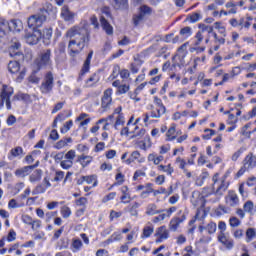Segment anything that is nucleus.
<instances>
[{"mask_svg": "<svg viewBox=\"0 0 256 256\" xmlns=\"http://www.w3.org/2000/svg\"><path fill=\"white\" fill-rule=\"evenodd\" d=\"M57 15V10L49 2L45 3L44 6L40 9L38 14H34L28 18V27L33 29L32 32H29L25 35V41L28 45H37L41 41L43 34L39 27H43V24L47 19H55Z\"/></svg>", "mask_w": 256, "mask_h": 256, "instance_id": "nucleus-1", "label": "nucleus"}, {"mask_svg": "<svg viewBox=\"0 0 256 256\" xmlns=\"http://www.w3.org/2000/svg\"><path fill=\"white\" fill-rule=\"evenodd\" d=\"M67 37L73 38L68 44V53L70 57L75 59L86 45L91 41V32L87 27H73L66 33Z\"/></svg>", "mask_w": 256, "mask_h": 256, "instance_id": "nucleus-2", "label": "nucleus"}, {"mask_svg": "<svg viewBox=\"0 0 256 256\" xmlns=\"http://www.w3.org/2000/svg\"><path fill=\"white\" fill-rule=\"evenodd\" d=\"M101 17H100V25L102 29L108 35H113V26L109 23L108 19H111V8L104 6L101 8Z\"/></svg>", "mask_w": 256, "mask_h": 256, "instance_id": "nucleus-3", "label": "nucleus"}, {"mask_svg": "<svg viewBox=\"0 0 256 256\" xmlns=\"http://www.w3.org/2000/svg\"><path fill=\"white\" fill-rule=\"evenodd\" d=\"M8 53L11 57L14 59H17V61H21L24 59L23 52H21V42L17 38H12L9 47H8Z\"/></svg>", "mask_w": 256, "mask_h": 256, "instance_id": "nucleus-4", "label": "nucleus"}, {"mask_svg": "<svg viewBox=\"0 0 256 256\" xmlns=\"http://www.w3.org/2000/svg\"><path fill=\"white\" fill-rule=\"evenodd\" d=\"M113 89L108 88L104 91L102 99H101V109L102 113H105L111 109V103L113 102Z\"/></svg>", "mask_w": 256, "mask_h": 256, "instance_id": "nucleus-5", "label": "nucleus"}, {"mask_svg": "<svg viewBox=\"0 0 256 256\" xmlns=\"http://www.w3.org/2000/svg\"><path fill=\"white\" fill-rule=\"evenodd\" d=\"M53 73L48 72L44 78V81L42 82L40 86V91L44 95H47L48 93L53 91Z\"/></svg>", "mask_w": 256, "mask_h": 256, "instance_id": "nucleus-6", "label": "nucleus"}, {"mask_svg": "<svg viewBox=\"0 0 256 256\" xmlns=\"http://www.w3.org/2000/svg\"><path fill=\"white\" fill-rule=\"evenodd\" d=\"M152 12H153V9H151V7H149L147 5H142L139 8V14L134 15V17H133L134 25L137 27V25H139L145 19V16L151 15Z\"/></svg>", "mask_w": 256, "mask_h": 256, "instance_id": "nucleus-7", "label": "nucleus"}, {"mask_svg": "<svg viewBox=\"0 0 256 256\" xmlns=\"http://www.w3.org/2000/svg\"><path fill=\"white\" fill-rule=\"evenodd\" d=\"M91 59H93V50H91L87 57L86 60L83 63V66L81 68L80 74H79V78L78 80L81 81L82 77H84V75L86 73H89V69H91Z\"/></svg>", "mask_w": 256, "mask_h": 256, "instance_id": "nucleus-8", "label": "nucleus"}, {"mask_svg": "<svg viewBox=\"0 0 256 256\" xmlns=\"http://www.w3.org/2000/svg\"><path fill=\"white\" fill-rule=\"evenodd\" d=\"M156 243H163V241L169 239V230H167V227L161 226L156 230L155 233Z\"/></svg>", "mask_w": 256, "mask_h": 256, "instance_id": "nucleus-9", "label": "nucleus"}, {"mask_svg": "<svg viewBox=\"0 0 256 256\" xmlns=\"http://www.w3.org/2000/svg\"><path fill=\"white\" fill-rule=\"evenodd\" d=\"M53 61H51V49L43 50V52L40 55V67H47L49 65H52Z\"/></svg>", "mask_w": 256, "mask_h": 256, "instance_id": "nucleus-10", "label": "nucleus"}, {"mask_svg": "<svg viewBox=\"0 0 256 256\" xmlns=\"http://www.w3.org/2000/svg\"><path fill=\"white\" fill-rule=\"evenodd\" d=\"M218 241L224 246L226 247V249H233V247H235V242L233 241V239L227 235H225L223 232H221L218 235Z\"/></svg>", "mask_w": 256, "mask_h": 256, "instance_id": "nucleus-11", "label": "nucleus"}, {"mask_svg": "<svg viewBox=\"0 0 256 256\" xmlns=\"http://www.w3.org/2000/svg\"><path fill=\"white\" fill-rule=\"evenodd\" d=\"M191 203L194 207H203V205H205V196H203L199 191H194L192 192Z\"/></svg>", "mask_w": 256, "mask_h": 256, "instance_id": "nucleus-12", "label": "nucleus"}, {"mask_svg": "<svg viewBox=\"0 0 256 256\" xmlns=\"http://www.w3.org/2000/svg\"><path fill=\"white\" fill-rule=\"evenodd\" d=\"M243 165L248 169H255L256 167V156L253 152L248 153V155L243 160Z\"/></svg>", "mask_w": 256, "mask_h": 256, "instance_id": "nucleus-13", "label": "nucleus"}, {"mask_svg": "<svg viewBox=\"0 0 256 256\" xmlns=\"http://www.w3.org/2000/svg\"><path fill=\"white\" fill-rule=\"evenodd\" d=\"M9 31H11L9 21H7V19L4 17H0V39H3V37L9 33Z\"/></svg>", "mask_w": 256, "mask_h": 256, "instance_id": "nucleus-14", "label": "nucleus"}, {"mask_svg": "<svg viewBox=\"0 0 256 256\" xmlns=\"http://www.w3.org/2000/svg\"><path fill=\"white\" fill-rule=\"evenodd\" d=\"M229 188V182H227V176H223L220 180V185L215 191V195L222 196L225 191Z\"/></svg>", "mask_w": 256, "mask_h": 256, "instance_id": "nucleus-15", "label": "nucleus"}, {"mask_svg": "<svg viewBox=\"0 0 256 256\" xmlns=\"http://www.w3.org/2000/svg\"><path fill=\"white\" fill-rule=\"evenodd\" d=\"M134 161H138V163H145V158H141V153L139 151H133L130 157L126 160L127 165H131Z\"/></svg>", "mask_w": 256, "mask_h": 256, "instance_id": "nucleus-16", "label": "nucleus"}, {"mask_svg": "<svg viewBox=\"0 0 256 256\" xmlns=\"http://www.w3.org/2000/svg\"><path fill=\"white\" fill-rule=\"evenodd\" d=\"M226 203L230 207H236V205H239V197L235 192H229L228 196H226Z\"/></svg>", "mask_w": 256, "mask_h": 256, "instance_id": "nucleus-17", "label": "nucleus"}, {"mask_svg": "<svg viewBox=\"0 0 256 256\" xmlns=\"http://www.w3.org/2000/svg\"><path fill=\"white\" fill-rule=\"evenodd\" d=\"M159 213H165V210H157V204L151 203L146 207V215L153 217V215H159Z\"/></svg>", "mask_w": 256, "mask_h": 256, "instance_id": "nucleus-18", "label": "nucleus"}, {"mask_svg": "<svg viewBox=\"0 0 256 256\" xmlns=\"http://www.w3.org/2000/svg\"><path fill=\"white\" fill-rule=\"evenodd\" d=\"M35 169V166H24L22 168H19L15 171L16 177H27Z\"/></svg>", "mask_w": 256, "mask_h": 256, "instance_id": "nucleus-19", "label": "nucleus"}, {"mask_svg": "<svg viewBox=\"0 0 256 256\" xmlns=\"http://www.w3.org/2000/svg\"><path fill=\"white\" fill-rule=\"evenodd\" d=\"M61 17L64 21H73L75 13L71 12L68 6H63L61 9Z\"/></svg>", "mask_w": 256, "mask_h": 256, "instance_id": "nucleus-20", "label": "nucleus"}, {"mask_svg": "<svg viewBox=\"0 0 256 256\" xmlns=\"http://www.w3.org/2000/svg\"><path fill=\"white\" fill-rule=\"evenodd\" d=\"M130 133L132 134L130 139H143L147 130H145V128H140L139 126H135L134 130Z\"/></svg>", "mask_w": 256, "mask_h": 256, "instance_id": "nucleus-21", "label": "nucleus"}, {"mask_svg": "<svg viewBox=\"0 0 256 256\" xmlns=\"http://www.w3.org/2000/svg\"><path fill=\"white\" fill-rule=\"evenodd\" d=\"M112 7L116 10H125L129 8V0H114Z\"/></svg>", "mask_w": 256, "mask_h": 256, "instance_id": "nucleus-22", "label": "nucleus"}, {"mask_svg": "<svg viewBox=\"0 0 256 256\" xmlns=\"http://www.w3.org/2000/svg\"><path fill=\"white\" fill-rule=\"evenodd\" d=\"M10 31L21 33V31H23V22L21 20H12L10 23Z\"/></svg>", "mask_w": 256, "mask_h": 256, "instance_id": "nucleus-23", "label": "nucleus"}, {"mask_svg": "<svg viewBox=\"0 0 256 256\" xmlns=\"http://www.w3.org/2000/svg\"><path fill=\"white\" fill-rule=\"evenodd\" d=\"M91 161H93V157L91 156H87V155H80L77 158V163H80V165H82L83 169H85V167H87V165H89L91 163Z\"/></svg>", "mask_w": 256, "mask_h": 256, "instance_id": "nucleus-24", "label": "nucleus"}, {"mask_svg": "<svg viewBox=\"0 0 256 256\" xmlns=\"http://www.w3.org/2000/svg\"><path fill=\"white\" fill-rule=\"evenodd\" d=\"M21 69V64H19V60L16 61H10L8 63V71L12 74L19 73V70Z\"/></svg>", "mask_w": 256, "mask_h": 256, "instance_id": "nucleus-25", "label": "nucleus"}, {"mask_svg": "<svg viewBox=\"0 0 256 256\" xmlns=\"http://www.w3.org/2000/svg\"><path fill=\"white\" fill-rule=\"evenodd\" d=\"M43 176V170L37 169L35 170L29 177V181L31 183H37V181H41V177Z\"/></svg>", "mask_w": 256, "mask_h": 256, "instance_id": "nucleus-26", "label": "nucleus"}, {"mask_svg": "<svg viewBox=\"0 0 256 256\" xmlns=\"http://www.w3.org/2000/svg\"><path fill=\"white\" fill-rule=\"evenodd\" d=\"M150 109H152V111L150 112V117L152 119H161V115H165V112H163V109H161V108L155 109V107L153 105H151Z\"/></svg>", "mask_w": 256, "mask_h": 256, "instance_id": "nucleus-27", "label": "nucleus"}, {"mask_svg": "<svg viewBox=\"0 0 256 256\" xmlns=\"http://www.w3.org/2000/svg\"><path fill=\"white\" fill-rule=\"evenodd\" d=\"M51 37H53V28H46L43 30V39L46 45L51 43Z\"/></svg>", "mask_w": 256, "mask_h": 256, "instance_id": "nucleus-28", "label": "nucleus"}, {"mask_svg": "<svg viewBox=\"0 0 256 256\" xmlns=\"http://www.w3.org/2000/svg\"><path fill=\"white\" fill-rule=\"evenodd\" d=\"M15 101H24V103H31V96L29 94L18 93L14 96Z\"/></svg>", "mask_w": 256, "mask_h": 256, "instance_id": "nucleus-29", "label": "nucleus"}, {"mask_svg": "<svg viewBox=\"0 0 256 256\" xmlns=\"http://www.w3.org/2000/svg\"><path fill=\"white\" fill-rule=\"evenodd\" d=\"M127 191H129V188L127 186H123L121 188L122 196L120 199H121L122 203H124V204L129 203V200H125V199H131V195Z\"/></svg>", "mask_w": 256, "mask_h": 256, "instance_id": "nucleus-30", "label": "nucleus"}, {"mask_svg": "<svg viewBox=\"0 0 256 256\" xmlns=\"http://www.w3.org/2000/svg\"><path fill=\"white\" fill-rule=\"evenodd\" d=\"M83 181H85L88 185H92V187H97V176L90 175V176H82Z\"/></svg>", "mask_w": 256, "mask_h": 256, "instance_id": "nucleus-31", "label": "nucleus"}, {"mask_svg": "<svg viewBox=\"0 0 256 256\" xmlns=\"http://www.w3.org/2000/svg\"><path fill=\"white\" fill-rule=\"evenodd\" d=\"M200 19H202L201 11L194 12L187 17V21H190V23H197Z\"/></svg>", "mask_w": 256, "mask_h": 256, "instance_id": "nucleus-32", "label": "nucleus"}, {"mask_svg": "<svg viewBox=\"0 0 256 256\" xmlns=\"http://www.w3.org/2000/svg\"><path fill=\"white\" fill-rule=\"evenodd\" d=\"M256 231L255 228H248L246 230V243H251L255 239Z\"/></svg>", "mask_w": 256, "mask_h": 256, "instance_id": "nucleus-33", "label": "nucleus"}, {"mask_svg": "<svg viewBox=\"0 0 256 256\" xmlns=\"http://www.w3.org/2000/svg\"><path fill=\"white\" fill-rule=\"evenodd\" d=\"M153 231H155V229L153 228V226H145L143 228V233H142V239H147L148 237L153 235Z\"/></svg>", "mask_w": 256, "mask_h": 256, "instance_id": "nucleus-34", "label": "nucleus"}, {"mask_svg": "<svg viewBox=\"0 0 256 256\" xmlns=\"http://www.w3.org/2000/svg\"><path fill=\"white\" fill-rule=\"evenodd\" d=\"M81 247H83V242L79 238H74L72 240V249L73 252L75 253L76 251H80Z\"/></svg>", "mask_w": 256, "mask_h": 256, "instance_id": "nucleus-35", "label": "nucleus"}, {"mask_svg": "<svg viewBox=\"0 0 256 256\" xmlns=\"http://www.w3.org/2000/svg\"><path fill=\"white\" fill-rule=\"evenodd\" d=\"M175 125H172L167 133H166V137H167V141H174V139H177V136L175 135Z\"/></svg>", "mask_w": 256, "mask_h": 256, "instance_id": "nucleus-36", "label": "nucleus"}, {"mask_svg": "<svg viewBox=\"0 0 256 256\" xmlns=\"http://www.w3.org/2000/svg\"><path fill=\"white\" fill-rule=\"evenodd\" d=\"M180 35H182V37L187 39L191 37V35H193V30L191 29V27L186 26L180 30Z\"/></svg>", "mask_w": 256, "mask_h": 256, "instance_id": "nucleus-37", "label": "nucleus"}, {"mask_svg": "<svg viewBox=\"0 0 256 256\" xmlns=\"http://www.w3.org/2000/svg\"><path fill=\"white\" fill-rule=\"evenodd\" d=\"M47 191V187L43 184H38L35 189L32 191V195H41Z\"/></svg>", "mask_w": 256, "mask_h": 256, "instance_id": "nucleus-38", "label": "nucleus"}, {"mask_svg": "<svg viewBox=\"0 0 256 256\" xmlns=\"http://www.w3.org/2000/svg\"><path fill=\"white\" fill-rule=\"evenodd\" d=\"M198 28L200 29V31L202 33H208L209 35H211V33L213 34V26H207L205 24H199Z\"/></svg>", "mask_w": 256, "mask_h": 256, "instance_id": "nucleus-39", "label": "nucleus"}, {"mask_svg": "<svg viewBox=\"0 0 256 256\" xmlns=\"http://www.w3.org/2000/svg\"><path fill=\"white\" fill-rule=\"evenodd\" d=\"M159 171H163L164 173H167V175H173V167H171V164H168L167 166L165 165H160L158 166Z\"/></svg>", "mask_w": 256, "mask_h": 256, "instance_id": "nucleus-40", "label": "nucleus"}, {"mask_svg": "<svg viewBox=\"0 0 256 256\" xmlns=\"http://www.w3.org/2000/svg\"><path fill=\"white\" fill-rule=\"evenodd\" d=\"M152 191H153V184L148 183L146 185V190L142 191V193L140 194V197H142V199H145L150 195Z\"/></svg>", "mask_w": 256, "mask_h": 256, "instance_id": "nucleus-41", "label": "nucleus"}, {"mask_svg": "<svg viewBox=\"0 0 256 256\" xmlns=\"http://www.w3.org/2000/svg\"><path fill=\"white\" fill-rule=\"evenodd\" d=\"M255 205L253 204V201L248 200L244 203L243 209L246 213H253V208Z\"/></svg>", "mask_w": 256, "mask_h": 256, "instance_id": "nucleus-42", "label": "nucleus"}, {"mask_svg": "<svg viewBox=\"0 0 256 256\" xmlns=\"http://www.w3.org/2000/svg\"><path fill=\"white\" fill-rule=\"evenodd\" d=\"M179 225H181V222L176 217L170 221L169 227L171 231H177V229H179Z\"/></svg>", "mask_w": 256, "mask_h": 256, "instance_id": "nucleus-43", "label": "nucleus"}, {"mask_svg": "<svg viewBox=\"0 0 256 256\" xmlns=\"http://www.w3.org/2000/svg\"><path fill=\"white\" fill-rule=\"evenodd\" d=\"M141 206V204H139L138 202H134V205H132L129 209L130 215H132V217H137V215H139V212H137V209H139V207Z\"/></svg>", "mask_w": 256, "mask_h": 256, "instance_id": "nucleus-44", "label": "nucleus"}, {"mask_svg": "<svg viewBox=\"0 0 256 256\" xmlns=\"http://www.w3.org/2000/svg\"><path fill=\"white\" fill-rule=\"evenodd\" d=\"M154 103L159 107L158 109H162V113H167V108L163 105V101L159 97H154Z\"/></svg>", "mask_w": 256, "mask_h": 256, "instance_id": "nucleus-45", "label": "nucleus"}, {"mask_svg": "<svg viewBox=\"0 0 256 256\" xmlns=\"http://www.w3.org/2000/svg\"><path fill=\"white\" fill-rule=\"evenodd\" d=\"M206 231L209 233V235H213L215 231H217V224L215 222H210L206 226Z\"/></svg>", "mask_w": 256, "mask_h": 256, "instance_id": "nucleus-46", "label": "nucleus"}, {"mask_svg": "<svg viewBox=\"0 0 256 256\" xmlns=\"http://www.w3.org/2000/svg\"><path fill=\"white\" fill-rule=\"evenodd\" d=\"M61 215L64 219H69V217H71V208L68 206H63L61 208Z\"/></svg>", "mask_w": 256, "mask_h": 256, "instance_id": "nucleus-47", "label": "nucleus"}, {"mask_svg": "<svg viewBox=\"0 0 256 256\" xmlns=\"http://www.w3.org/2000/svg\"><path fill=\"white\" fill-rule=\"evenodd\" d=\"M229 225L230 227H239V225H241V220L235 216H232L229 219Z\"/></svg>", "mask_w": 256, "mask_h": 256, "instance_id": "nucleus-48", "label": "nucleus"}, {"mask_svg": "<svg viewBox=\"0 0 256 256\" xmlns=\"http://www.w3.org/2000/svg\"><path fill=\"white\" fill-rule=\"evenodd\" d=\"M12 157H19V155H23V148L21 146H17L10 151Z\"/></svg>", "mask_w": 256, "mask_h": 256, "instance_id": "nucleus-49", "label": "nucleus"}, {"mask_svg": "<svg viewBox=\"0 0 256 256\" xmlns=\"http://www.w3.org/2000/svg\"><path fill=\"white\" fill-rule=\"evenodd\" d=\"M120 73H121V68L119 67V65H114L112 74L110 75V79H117Z\"/></svg>", "mask_w": 256, "mask_h": 256, "instance_id": "nucleus-50", "label": "nucleus"}, {"mask_svg": "<svg viewBox=\"0 0 256 256\" xmlns=\"http://www.w3.org/2000/svg\"><path fill=\"white\" fill-rule=\"evenodd\" d=\"M176 163H178L179 169L184 170V173H187V169H185V165H187V162L185 159H182L181 157L176 158Z\"/></svg>", "mask_w": 256, "mask_h": 256, "instance_id": "nucleus-51", "label": "nucleus"}, {"mask_svg": "<svg viewBox=\"0 0 256 256\" xmlns=\"http://www.w3.org/2000/svg\"><path fill=\"white\" fill-rule=\"evenodd\" d=\"M60 166L62 167V169H71V167H73V161L71 160H62L60 162Z\"/></svg>", "mask_w": 256, "mask_h": 256, "instance_id": "nucleus-52", "label": "nucleus"}, {"mask_svg": "<svg viewBox=\"0 0 256 256\" xmlns=\"http://www.w3.org/2000/svg\"><path fill=\"white\" fill-rule=\"evenodd\" d=\"M124 124H125V116H123V114H119L114 125L115 129H117L119 125H124Z\"/></svg>", "mask_w": 256, "mask_h": 256, "instance_id": "nucleus-53", "label": "nucleus"}, {"mask_svg": "<svg viewBox=\"0 0 256 256\" xmlns=\"http://www.w3.org/2000/svg\"><path fill=\"white\" fill-rule=\"evenodd\" d=\"M71 127H73V120H69L64 124V127L61 128V133L65 134L67 133V131H69V129H71Z\"/></svg>", "mask_w": 256, "mask_h": 256, "instance_id": "nucleus-54", "label": "nucleus"}, {"mask_svg": "<svg viewBox=\"0 0 256 256\" xmlns=\"http://www.w3.org/2000/svg\"><path fill=\"white\" fill-rule=\"evenodd\" d=\"M128 91H129V85L127 84H123L119 86V88L117 89V93L119 95H125V93H127Z\"/></svg>", "mask_w": 256, "mask_h": 256, "instance_id": "nucleus-55", "label": "nucleus"}, {"mask_svg": "<svg viewBox=\"0 0 256 256\" xmlns=\"http://www.w3.org/2000/svg\"><path fill=\"white\" fill-rule=\"evenodd\" d=\"M76 153L75 150H69L65 155L64 159H67L68 161H73L75 159Z\"/></svg>", "mask_w": 256, "mask_h": 256, "instance_id": "nucleus-56", "label": "nucleus"}, {"mask_svg": "<svg viewBox=\"0 0 256 256\" xmlns=\"http://www.w3.org/2000/svg\"><path fill=\"white\" fill-rule=\"evenodd\" d=\"M230 25H232V27H237L238 25H243V23H245V19L241 18L240 21L238 22L237 19L232 18L229 21Z\"/></svg>", "mask_w": 256, "mask_h": 256, "instance_id": "nucleus-57", "label": "nucleus"}, {"mask_svg": "<svg viewBox=\"0 0 256 256\" xmlns=\"http://www.w3.org/2000/svg\"><path fill=\"white\" fill-rule=\"evenodd\" d=\"M86 83H99V74L94 73L92 74L88 80L86 81Z\"/></svg>", "mask_w": 256, "mask_h": 256, "instance_id": "nucleus-58", "label": "nucleus"}, {"mask_svg": "<svg viewBox=\"0 0 256 256\" xmlns=\"http://www.w3.org/2000/svg\"><path fill=\"white\" fill-rule=\"evenodd\" d=\"M63 177H65V172L57 171L56 176L54 177L53 181H55V182L63 181Z\"/></svg>", "mask_w": 256, "mask_h": 256, "instance_id": "nucleus-59", "label": "nucleus"}, {"mask_svg": "<svg viewBox=\"0 0 256 256\" xmlns=\"http://www.w3.org/2000/svg\"><path fill=\"white\" fill-rule=\"evenodd\" d=\"M15 239H17V233L14 232V230H10L8 233L7 241L11 243L12 241H15Z\"/></svg>", "mask_w": 256, "mask_h": 256, "instance_id": "nucleus-60", "label": "nucleus"}, {"mask_svg": "<svg viewBox=\"0 0 256 256\" xmlns=\"http://www.w3.org/2000/svg\"><path fill=\"white\" fill-rule=\"evenodd\" d=\"M246 185L248 187H255L256 185V177L255 176H252V177H249L246 181Z\"/></svg>", "mask_w": 256, "mask_h": 256, "instance_id": "nucleus-61", "label": "nucleus"}, {"mask_svg": "<svg viewBox=\"0 0 256 256\" xmlns=\"http://www.w3.org/2000/svg\"><path fill=\"white\" fill-rule=\"evenodd\" d=\"M241 155H243V148H240L238 151H236L233 155H232V157H231V159H232V161H237V159H239V157H241Z\"/></svg>", "mask_w": 256, "mask_h": 256, "instance_id": "nucleus-62", "label": "nucleus"}, {"mask_svg": "<svg viewBox=\"0 0 256 256\" xmlns=\"http://www.w3.org/2000/svg\"><path fill=\"white\" fill-rule=\"evenodd\" d=\"M49 138L52 139V141H57L59 139V132H57L56 129H53L50 132Z\"/></svg>", "mask_w": 256, "mask_h": 256, "instance_id": "nucleus-63", "label": "nucleus"}, {"mask_svg": "<svg viewBox=\"0 0 256 256\" xmlns=\"http://www.w3.org/2000/svg\"><path fill=\"white\" fill-rule=\"evenodd\" d=\"M212 35L215 39V43H218V45H225V38H219V36L215 32Z\"/></svg>", "mask_w": 256, "mask_h": 256, "instance_id": "nucleus-64", "label": "nucleus"}]
</instances>
